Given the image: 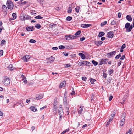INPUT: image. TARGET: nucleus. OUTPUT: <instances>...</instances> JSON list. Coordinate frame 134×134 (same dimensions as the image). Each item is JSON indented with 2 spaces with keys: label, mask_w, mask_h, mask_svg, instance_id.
I'll return each mask as SVG.
<instances>
[{
  "label": "nucleus",
  "mask_w": 134,
  "mask_h": 134,
  "mask_svg": "<svg viewBox=\"0 0 134 134\" xmlns=\"http://www.w3.org/2000/svg\"><path fill=\"white\" fill-rule=\"evenodd\" d=\"M105 34V33L103 32H100L98 34V37H101L103 36Z\"/></svg>",
  "instance_id": "nucleus-25"
},
{
  "label": "nucleus",
  "mask_w": 134,
  "mask_h": 134,
  "mask_svg": "<svg viewBox=\"0 0 134 134\" xmlns=\"http://www.w3.org/2000/svg\"><path fill=\"white\" fill-rule=\"evenodd\" d=\"M122 14L120 12H119L118 14V17L119 18H120Z\"/></svg>",
  "instance_id": "nucleus-55"
},
{
  "label": "nucleus",
  "mask_w": 134,
  "mask_h": 134,
  "mask_svg": "<svg viewBox=\"0 0 134 134\" xmlns=\"http://www.w3.org/2000/svg\"><path fill=\"white\" fill-rule=\"evenodd\" d=\"M57 103H58V102H57V100H55L54 102L53 103V105H54V107H56V105H57Z\"/></svg>",
  "instance_id": "nucleus-32"
},
{
  "label": "nucleus",
  "mask_w": 134,
  "mask_h": 134,
  "mask_svg": "<svg viewBox=\"0 0 134 134\" xmlns=\"http://www.w3.org/2000/svg\"><path fill=\"white\" fill-rule=\"evenodd\" d=\"M65 48V47L63 45H60L59 46V49H64Z\"/></svg>",
  "instance_id": "nucleus-38"
},
{
  "label": "nucleus",
  "mask_w": 134,
  "mask_h": 134,
  "mask_svg": "<svg viewBox=\"0 0 134 134\" xmlns=\"http://www.w3.org/2000/svg\"><path fill=\"white\" fill-rule=\"evenodd\" d=\"M132 129L131 128H130L128 131L126 133V134H133L132 132H131Z\"/></svg>",
  "instance_id": "nucleus-28"
},
{
  "label": "nucleus",
  "mask_w": 134,
  "mask_h": 134,
  "mask_svg": "<svg viewBox=\"0 0 134 134\" xmlns=\"http://www.w3.org/2000/svg\"><path fill=\"white\" fill-rule=\"evenodd\" d=\"M65 37H66V40H73L76 39L77 37L76 36L71 35H66L65 36Z\"/></svg>",
  "instance_id": "nucleus-4"
},
{
  "label": "nucleus",
  "mask_w": 134,
  "mask_h": 134,
  "mask_svg": "<svg viewBox=\"0 0 134 134\" xmlns=\"http://www.w3.org/2000/svg\"><path fill=\"white\" fill-rule=\"evenodd\" d=\"M7 8L8 9H12L13 8L14 5L13 3L10 0H8L6 3Z\"/></svg>",
  "instance_id": "nucleus-2"
},
{
  "label": "nucleus",
  "mask_w": 134,
  "mask_h": 134,
  "mask_svg": "<svg viewBox=\"0 0 134 134\" xmlns=\"http://www.w3.org/2000/svg\"><path fill=\"white\" fill-rule=\"evenodd\" d=\"M110 96L109 97V101H111L112 100V99L113 98V97L112 95H110Z\"/></svg>",
  "instance_id": "nucleus-58"
},
{
  "label": "nucleus",
  "mask_w": 134,
  "mask_h": 134,
  "mask_svg": "<svg viewBox=\"0 0 134 134\" xmlns=\"http://www.w3.org/2000/svg\"><path fill=\"white\" fill-rule=\"evenodd\" d=\"M61 7H56L55 8V9L57 11H59L61 9Z\"/></svg>",
  "instance_id": "nucleus-54"
},
{
  "label": "nucleus",
  "mask_w": 134,
  "mask_h": 134,
  "mask_svg": "<svg viewBox=\"0 0 134 134\" xmlns=\"http://www.w3.org/2000/svg\"><path fill=\"white\" fill-rule=\"evenodd\" d=\"M113 72V71L111 69L109 70V75H111L112 73Z\"/></svg>",
  "instance_id": "nucleus-48"
},
{
  "label": "nucleus",
  "mask_w": 134,
  "mask_h": 134,
  "mask_svg": "<svg viewBox=\"0 0 134 134\" xmlns=\"http://www.w3.org/2000/svg\"><path fill=\"white\" fill-rule=\"evenodd\" d=\"M107 23V21H104L103 22L101 23V26L102 27L104 26Z\"/></svg>",
  "instance_id": "nucleus-30"
},
{
  "label": "nucleus",
  "mask_w": 134,
  "mask_h": 134,
  "mask_svg": "<svg viewBox=\"0 0 134 134\" xmlns=\"http://www.w3.org/2000/svg\"><path fill=\"white\" fill-rule=\"evenodd\" d=\"M3 82L5 85H8L10 83V79L8 78L4 79L3 81Z\"/></svg>",
  "instance_id": "nucleus-5"
},
{
  "label": "nucleus",
  "mask_w": 134,
  "mask_h": 134,
  "mask_svg": "<svg viewBox=\"0 0 134 134\" xmlns=\"http://www.w3.org/2000/svg\"><path fill=\"white\" fill-rule=\"evenodd\" d=\"M3 51L1 50L0 51V56H2L3 55Z\"/></svg>",
  "instance_id": "nucleus-52"
},
{
  "label": "nucleus",
  "mask_w": 134,
  "mask_h": 134,
  "mask_svg": "<svg viewBox=\"0 0 134 134\" xmlns=\"http://www.w3.org/2000/svg\"><path fill=\"white\" fill-rule=\"evenodd\" d=\"M30 109L31 111L34 112H35L37 110L36 108L35 107H30Z\"/></svg>",
  "instance_id": "nucleus-23"
},
{
  "label": "nucleus",
  "mask_w": 134,
  "mask_h": 134,
  "mask_svg": "<svg viewBox=\"0 0 134 134\" xmlns=\"http://www.w3.org/2000/svg\"><path fill=\"white\" fill-rule=\"evenodd\" d=\"M130 26V24L129 23H127L125 25V28L127 29Z\"/></svg>",
  "instance_id": "nucleus-24"
},
{
  "label": "nucleus",
  "mask_w": 134,
  "mask_h": 134,
  "mask_svg": "<svg viewBox=\"0 0 134 134\" xmlns=\"http://www.w3.org/2000/svg\"><path fill=\"white\" fill-rule=\"evenodd\" d=\"M121 53H120L119 55H117L116 56L115 58L116 59H118L121 56Z\"/></svg>",
  "instance_id": "nucleus-39"
},
{
  "label": "nucleus",
  "mask_w": 134,
  "mask_h": 134,
  "mask_svg": "<svg viewBox=\"0 0 134 134\" xmlns=\"http://www.w3.org/2000/svg\"><path fill=\"white\" fill-rule=\"evenodd\" d=\"M35 18L36 19H41L43 18V17L41 16L40 15H38L36 16Z\"/></svg>",
  "instance_id": "nucleus-37"
},
{
  "label": "nucleus",
  "mask_w": 134,
  "mask_h": 134,
  "mask_svg": "<svg viewBox=\"0 0 134 134\" xmlns=\"http://www.w3.org/2000/svg\"><path fill=\"white\" fill-rule=\"evenodd\" d=\"M126 113H123L121 116V121L120 125L121 126H122L125 124V118L126 117Z\"/></svg>",
  "instance_id": "nucleus-1"
},
{
  "label": "nucleus",
  "mask_w": 134,
  "mask_h": 134,
  "mask_svg": "<svg viewBox=\"0 0 134 134\" xmlns=\"http://www.w3.org/2000/svg\"><path fill=\"white\" fill-rule=\"evenodd\" d=\"M126 18L127 20L129 21H131L132 20V18L130 15H127L126 16Z\"/></svg>",
  "instance_id": "nucleus-20"
},
{
  "label": "nucleus",
  "mask_w": 134,
  "mask_h": 134,
  "mask_svg": "<svg viewBox=\"0 0 134 134\" xmlns=\"http://www.w3.org/2000/svg\"><path fill=\"white\" fill-rule=\"evenodd\" d=\"M114 36L113 32L112 31H110L107 34V36L109 38H112Z\"/></svg>",
  "instance_id": "nucleus-9"
},
{
  "label": "nucleus",
  "mask_w": 134,
  "mask_h": 134,
  "mask_svg": "<svg viewBox=\"0 0 134 134\" xmlns=\"http://www.w3.org/2000/svg\"><path fill=\"white\" fill-rule=\"evenodd\" d=\"M72 11V9H71V8L69 7V9H68V12L69 13H71Z\"/></svg>",
  "instance_id": "nucleus-42"
},
{
  "label": "nucleus",
  "mask_w": 134,
  "mask_h": 134,
  "mask_svg": "<svg viewBox=\"0 0 134 134\" xmlns=\"http://www.w3.org/2000/svg\"><path fill=\"white\" fill-rule=\"evenodd\" d=\"M35 27L36 28L39 29L41 27V26L40 25L37 24L35 25Z\"/></svg>",
  "instance_id": "nucleus-40"
},
{
  "label": "nucleus",
  "mask_w": 134,
  "mask_h": 134,
  "mask_svg": "<svg viewBox=\"0 0 134 134\" xmlns=\"http://www.w3.org/2000/svg\"><path fill=\"white\" fill-rule=\"evenodd\" d=\"M25 18H26V20H31V18L30 16H29V15H26V16Z\"/></svg>",
  "instance_id": "nucleus-36"
},
{
  "label": "nucleus",
  "mask_w": 134,
  "mask_h": 134,
  "mask_svg": "<svg viewBox=\"0 0 134 134\" xmlns=\"http://www.w3.org/2000/svg\"><path fill=\"white\" fill-rule=\"evenodd\" d=\"M26 30L28 31H33L34 29L33 27H28L26 28Z\"/></svg>",
  "instance_id": "nucleus-21"
},
{
  "label": "nucleus",
  "mask_w": 134,
  "mask_h": 134,
  "mask_svg": "<svg viewBox=\"0 0 134 134\" xmlns=\"http://www.w3.org/2000/svg\"><path fill=\"white\" fill-rule=\"evenodd\" d=\"M72 19V18L71 16H68L66 18V20L69 21H71Z\"/></svg>",
  "instance_id": "nucleus-29"
},
{
  "label": "nucleus",
  "mask_w": 134,
  "mask_h": 134,
  "mask_svg": "<svg viewBox=\"0 0 134 134\" xmlns=\"http://www.w3.org/2000/svg\"><path fill=\"white\" fill-rule=\"evenodd\" d=\"M111 121L110 120H109L108 122H107V124H106V127H107V125H109L110 123V122H111Z\"/></svg>",
  "instance_id": "nucleus-57"
},
{
  "label": "nucleus",
  "mask_w": 134,
  "mask_h": 134,
  "mask_svg": "<svg viewBox=\"0 0 134 134\" xmlns=\"http://www.w3.org/2000/svg\"><path fill=\"white\" fill-rule=\"evenodd\" d=\"M108 59H102L100 61L99 65H101L104 64H107L108 62Z\"/></svg>",
  "instance_id": "nucleus-8"
},
{
  "label": "nucleus",
  "mask_w": 134,
  "mask_h": 134,
  "mask_svg": "<svg viewBox=\"0 0 134 134\" xmlns=\"http://www.w3.org/2000/svg\"><path fill=\"white\" fill-rule=\"evenodd\" d=\"M83 108V107L80 106L78 109L79 114H80L82 113Z\"/></svg>",
  "instance_id": "nucleus-14"
},
{
  "label": "nucleus",
  "mask_w": 134,
  "mask_h": 134,
  "mask_svg": "<svg viewBox=\"0 0 134 134\" xmlns=\"http://www.w3.org/2000/svg\"><path fill=\"white\" fill-rule=\"evenodd\" d=\"M126 46L125 44H124L121 47V49H124L125 48Z\"/></svg>",
  "instance_id": "nucleus-59"
},
{
  "label": "nucleus",
  "mask_w": 134,
  "mask_h": 134,
  "mask_svg": "<svg viewBox=\"0 0 134 134\" xmlns=\"http://www.w3.org/2000/svg\"><path fill=\"white\" fill-rule=\"evenodd\" d=\"M91 83L92 84H94V82L96 81L95 79L92 78H90V79Z\"/></svg>",
  "instance_id": "nucleus-26"
},
{
  "label": "nucleus",
  "mask_w": 134,
  "mask_h": 134,
  "mask_svg": "<svg viewBox=\"0 0 134 134\" xmlns=\"http://www.w3.org/2000/svg\"><path fill=\"white\" fill-rule=\"evenodd\" d=\"M78 55L79 56H81L82 59H85V56L83 54L80 53H79Z\"/></svg>",
  "instance_id": "nucleus-16"
},
{
  "label": "nucleus",
  "mask_w": 134,
  "mask_h": 134,
  "mask_svg": "<svg viewBox=\"0 0 134 134\" xmlns=\"http://www.w3.org/2000/svg\"><path fill=\"white\" fill-rule=\"evenodd\" d=\"M43 97V95H38L37 97L36 96V98L37 100H39L42 99Z\"/></svg>",
  "instance_id": "nucleus-22"
},
{
  "label": "nucleus",
  "mask_w": 134,
  "mask_h": 134,
  "mask_svg": "<svg viewBox=\"0 0 134 134\" xmlns=\"http://www.w3.org/2000/svg\"><path fill=\"white\" fill-rule=\"evenodd\" d=\"M31 57L27 55L24 56L22 58L23 60L25 62H27L29 61Z\"/></svg>",
  "instance_id": "nucleus-7"
},
{
  "label": "nucleus",
  "mask_w": 134,
  "mask_h": 134,
  "mask_svg": "<svg viewBox=\"0 0 134 134\" xmlns=\"http://www.w3.org/2000/svg\"><path fill=\"white\" fill-rule=\"evenodd\" d=\"M22 80L23 81V82L25 84L27 83V81L26 80V77H24L22 79Z\"/></svg>",
  "instance_id": "nucleus-27"
},
{
  "label": "nucleus",
  "mask_w": 134,
  "mask_h": 134,
  "mask_svg": "<svg viewBox=\"0 0 134 134\" xmlns=\"http://www.w3.org/2000/svg\"><path fill=\"white\" fill-rule=\"evenodd\" d=\"M6 41L4 40H3L1 43V45L2 46L5 43Z\"/></svg>",
  "instance_id": "nucleus-35"
},
{
  "label": "nucleus",
  "mask_w": 134,
  "mask_h": 134,
  "mask_svg": "<svg viewBox=\"0 0 134 134\" xmlns=\"http://www.w3.org/2000/svg\"><path fill=\"white\" fill-rule=\"evenodd\" d=\"M118 65L119 66L121 64V61L120 60H119L118 61Z\"/></svg>",
  "instance_id": "nucleus-56"
},
{
  "label": "nucleus",
  "mask_w": 134,
  "mask_h": 134,
  "mask_svg": "<svg viewBox=\"0 0 134 134\" xmlns=\"http://www.w3.org/2000/svg\"><path fill=\"white\" fill-rule=\"evenodd\" d=\"M78 64L81 66H82V65H83V61L82 62H79L78 63Z\"/></svg>",
  "instance_id": "nucleus-44"
},
{
  "label": "nucleus",
  "mask_w": 134,
  "mask_h": 134,
  "mask_svg": "<svg viewBox=\"0 0 134 134\" xmlns=\"http://www.w3.org/2000/svg\"><path fill=\"white\" fill-rule=\"evenodd\" d=\"M57 24H53L52 25H50L49 26L51 28H53V26H55Z\"/></svg>",
  "instance_id": "nucleus-50"
},
{
  "label": "nucleus",
  "mask_w": 134,
  "mask_h": 134,
  "mask_svg": "<svg viewBox=\"0 0 134 134\" xmlns=\"http://www.w3.org/2000/svg\"><path fill=\"white\" fill-rule=\"evenodd\" d=\"M116 51H114L109 53H108L107 54V55L109 58L113 57L115 55L116 53Z\"/></svg>",
  "instance_id": "nucleus-6"
},
{
  "label": "nucleus",
  "mask_w": 134,
  "mask_h": 134,
  "mask_svg": "<svg viewBox=\"0 0 134 134\" xmlns=\"http://www.w3.org/2000/svg\"><path fill=\"white\" fill-rule=\"evenodd\" d=\"M92 62L95 66L97 65L98 64V63L96 61L94 60H92Z\"/></svg>",
  "instance_id": "nucleus-33"
},
{
  "label": "nucleus",
  "mask_w": 134,
  "mask_h": 134,
  "mask_svg": "<svg viewBox=\"0 0 134 134\" xmlns=\"http://www.w3.org/2000/svg\"><path fill=\"white\" fill-rule=\"evenodd\" d=\"M85 39V38L84 37H82L80 38V40L81 41H82L84 40Z\"/></svg>",
  "instance_id": "nucleus-64"
},
{
  "label": "nucleus",
  "mask_w": 134,
  "mask_h": 134,
  "mask_svg": "<svg viewBox=\"0 0 134 134\" xmlns=\"http://www.w3.org/2000/svg\"><path fill=\"white\" fill-rule=\"evenodd\" d=\"M63 103L64 106L66 107V109L67 110V112L68 113V114H69L68 110L69 109V108L68 107L69 103L67 101V98L63 99Z\"/></svg>",
  "instance_id": "nucleus-3"
},
{
  "label": "nucleus",
  "mask_w": 134,
  "mask_h": 134,
  "mask_svg": "<svg viewBox=\"0 0 134 134\" xmlns=\"http://www.w3.org/2000/svg\"><path fill=\"white\" fill-rule=\"evenodd\" d=\"M80 9V7L79 6L75 8V10L76 12L78 13L79 11V10Z\"/></svg>",
  "instance_id": "nucleus-34"
},
{
  "label": "nucleus",
  "mask_w": 134,
  "mask_h": 134,
  "mask_svg": "<svg viewBox=\"0 0 134 134\" xmlns=\"http://www.w3.org/2000/svg\"><path fill=\"white\" fill-rule=\"evenodd\" d=\"M47 60H49L51 62H53L55 60V58L53 57L52 56H51L50 57L46 59Z\"/></svg>",
  "instance_id": "nucleus-17"
},
{
  "label": "nucleus",
  "mask_w": 134,
  "mask_h": 134,
  "mask_svg": "<svg viewBox=\"0 0 134 134\" xmlns=\"http://www.w3.org/2000/svg\"><path fill=\"white\" fill-rule=\"evenodd\" d=\"M8 68L10 69L11 71L13 70H15V68L13 67L12 64H10L8 67Z\"/></svg>",
  "instance_id": "nucleus-18"
},
{
  "label": "nucleus",
  "mask_w": 134,
  "mask_h": 134,
  "mask_svg": "<svg viewBox=\"0 0 134 134\" xmlns=\"http://www.w3.org/2000/svg\"><path fill=\"white\" fill-rule=\"evenodd\" d=\"M70 66V64H67L65 65V67L66 68H68Z\"/></svg>",
  "instance_id": "nucleus-51"
},
{
  "label": "nucleus",
  "mask_w": 134,
  "mask_h": 134,
  "mask_svg": "<svg viewBox=\"0 0 134 134\" xmlns=\"http://www.w3.org/2000/svg\"><path fill=\"white\" fill-rule=\"evenodd\" d=\"M111 79H108L107 81V84H108L110 83L111 82Z\"/></svg>",
  "instance_id": "nucleus-53"
},
{
  "label": "nucleus",
  "mask_w": 134,
  "mask_h": 134,
  "mask_svg": "<svg viewBox=\"0 0 134 134\" xmlns=\"http://www.w3.org/2000/svg\"><path fill=\"white\" fill-rule=\"evenodd\" d=\"M26 14H22L20 16V19L22 21L25 20H26Z\"/></svg>",
  "instance_id": "nucleus-13"
},
{
  "label": "nucleus",
  "mask_w": 134,
  "mask_h": 134,
  "mask_svg": "<svg viewBox=\"0 0 134 134\" xmlns=\"http://www.w3.org/2000/svg\"><path fill=\"white\" fill-rule=\"evenodd\" d=\"M12 16L13 17V18L14 19H15L16 18V13H13L12 14Z\"/></svg>",
  "instance_id": "nucleus-31"
},
{
  "label": "nucleus",
  "mask_w": 134,
  "mask_h": 134,
  "mask_svg": "<svg viewBox=\"0 0 134 134\" xmlns=\"http://www.w3.org/2000/svg\"><path fill=\"white\" fill-rule=\"evenodd\" d=\"M133 25H130V26H129V28L127 29H126V30L127 32H130L131 31L132 29L134 27L133 26Z\"/></svg>",
  "instance_id": "nucleus-19"
},
{
  "label": "nucleus",
  "mask_w": 134,
  "mask_h": 134,
  "mask_svg": "<svg viewBox=\"0 0 134 134\" xmlns=\"http://www.w3.org/2000/svg\"><path fill=\"white\" fill-rule=\"evenodd\" d=\"M125 58V55H123L122 56V57L120 58V59L121 60H124Z\"/></svg>",
  "instance_id": "nucleus-60"
},
{
  "label": "nucleus",
  "mask_w": 134,
  "mask_h": 134,
  "mask_svg": "<svg viewBox=\"0 0 134 134\" xmlns=\"http://www.w3.org/2000/svg\"><path fill=\"white\" fill-rule=\"evenodd\" d=\"M63 53L65 56H68V53H66V52H63Z\"/></svg>",
  "instance_id": "nucleus-63"
},
{
  "label": "nucleus",
  "mask_w": 134,
  "mask_h": 134,
  "mask_svg": "<svg viewBox=\"0 0 134 134\" xmlns=\"http://www.w3.org/2000/svg\"><path fill=\"white\" fill-rule=\"evenodd\" d=\"M58 113L59 115H62L63 114V109L62 108V106L60 105L58 110Z\"/></svg>",
  "instance_id": "nucleus-12"
},
{
  "label": "nucleus",
  "mask_w": 134,
  "mask_h": 134,
  "mask_svg": "<svg viewBox=\"0 0 134 134\" xmlns=\"http://www.w3.org/2000/svg\"><path fill=\"white\" fill-rule=\"evenodd\" d=\"M66 84V82L65 81H63L60 84L59 87L61 88L65 86Z\"/></svg>",
  "instance_id": "nucleus-15"
},
{
  "label": "nucleus",
  "mask_w": 134,
  "mask_h": 134,
  "mask_svg": "<svg viewBox=\"0 0 134 134\" xmlns=\"http://www.w3.org/2000/svg\"><path fill=\"white\" fill-rule=\"evenodd\" d=\"M91 26V24H82L81 25V27L83 28H87Z\"/></svg>",
  "instance_id": "nucleus-10"
},
{
  "label": "nucleus",
  "mask_w": 134,
  "mask_h": 134,
  "mask_svg": "<svg viewBox=\"0 0 134 134\" xmlns=\"http://www.w3.org/2000/svg\"><path fill=\"white\" fill-rule=\"evenodd\" d=\"M82 80L84 81H85L87 79V78L85 77H83L82 78Z\"/></svg>",
  "instance_id": "nucleus-61"
},
{
  "label": "nucleus",
  "mask_w": 134,
  "mask_h": 134,
  "mask_svg": "<svg viewBox=\"0 0 134 134\" xmlns=\"http://www.w3.org/2000/svg\"><path fill=\"white\" fill-rule=\"evenodd\" d=\"M87 63H86V65L88 66H90L91 64V63H90L89 62L87 61V62H86Z\"/></svg>",
  "instance_id": "nucleus-47"
},
{
  "label": "nucleus",
  "mask_w": 134,
  "mask_h": 134,
  "mask_svg": "<svg viewBox=\"0 0 134 134\" xmlns=\"http://www.w3.org/2000/svg\"><path fill=\"white\" fill-rule=\"evenodd\" d=\"M115 23L116 22L114 20H113L111 23V25H115Z\"/></svg>",
  "instance_id": "nucleus-49"
},
{
  "label": "nucleus",
  "mask_w": 134,
  "mask_h": 134,
  "mask_svg": "<svg viewBox=\"0 0 134 134\" xmlns=\"http://www.w3.org/2000/svg\"><path fill=\"white\" fill-rule=\"evenodd\" d=\"M29 42L30 43H35L36 42V41L34 39H31L30 40Z\"/></svg>",
  "instance_id": "nucleus-41"
},
{
  "label": "nucleus",
  "mask_w": 134,
  "mask_h": 134,
  "mask_svg": "<svg viewBox=\"0 0 134 134\" xmlns=\"http://www.w3.org/2000/svg\"><path fill=\"white\" fill-rule=\"evenodd\" d=\"M2 9L4 10L7 9V8L5 5H3Z\"/></svg>",
  "instance_id": "nucleus-45"
},
{
  "label": "nucleus",
  "mask_w": 134,
  "mask_h": 134,
  "mask_svg": "<svg viewBox=\"0 0 134 134\" xmlns=\"http://www.w3.org/2000/svg\"><path fill=\"white\" fill-rule=\"evenodd\" d=\"M103 76L104 78H106L107 77V74L106 73H103Z\"/></svg>",
  "instance_id": "nucleus-62"
},
{
  "label": "nucleus",
  "mask_w": 134,
  "mask_h": 134,
  "mask_svg": "<svg viewBox=\"0 0 134 134\" xmlns=\"http://www.w3.org/2000/svg\"><path fill=\"white\" fill-rule=\"evenodd\" d=\"M81 31L80 30H78L75 34V35L77 36L80 34Z\"/></svg>",
  "instance_id": "nucleus-43"
},
{
  "label": "nucleus",
  "mask_w": 134,
  "mask_h": 134,
  "mask_svg": "<svg viewBox=\"0 0 134 134\" xmlns=\"http://www.w3.org/2000/svg\"><path fill=\"white\" fill-rule=\"evenodd\" d=\"M66 98H67V92H66V91H65L64 94V99H66Z\"/></svg>",
  "instance_id": "nucleus-46"
},
{
  "label": "nucleus",
  "mask_w": 134,
  "mask_h": 134,
  "mask_svg": "<svg viewBox=\"0 0 134 134\" xmlns=\"http://www.w3.org/2000/svg\"><path fill=\"white\" fill-rule=\"evenodd\" d=\"M103 42L100 41H96L94 42L95 44L98 46H100L102 44Z\"/></svg>",
  "instance_id": "nucleus-11"
}]
</instances>
